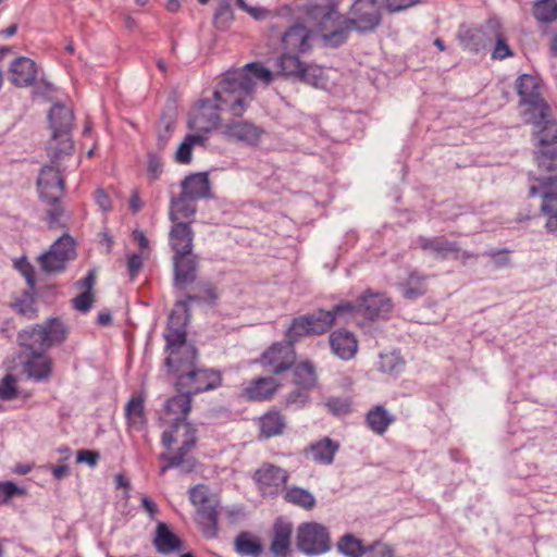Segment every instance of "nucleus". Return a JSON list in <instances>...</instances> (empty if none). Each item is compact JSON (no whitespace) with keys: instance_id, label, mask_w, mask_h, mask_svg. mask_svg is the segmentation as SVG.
<instances>
[{"instance_id":"4d7b16f0","label":"nucleus","mask_w":557,"mask_h":557,"mask_svg":"<svg viewBox=\"0 0 557 557\" xmlns=\"http://www.w3.org/2000/svg\"><path fill=\"white\" fill-rule=\"evenodd\" d=\"M329 311L333 315L334 322L336 321L337 318L343 315L351 317L357 313L361 314L360 300L358 299L356 304H352L350 301L341 302Z\"/></svg>"},{"instance_id":"79ce46f5","label":"nucleus","mask_w":557,"mask_h":557,"mask_svg":"<svg viewBox=\"0 0 557 557\" xmlns=\"http://www.w3.org/2000/svg\"><path fill=\"white\" fill-rule=\"evenodd\" d=\"M488 35L485 27L483 29L463 28L459 32V39L466 48L479 51L486 48L487 44L484 38H488Z\"/></svg>"},{"instance_id":"a19ab883","label":"nucleus","mask_w":557,"mask_h":557,"mask_svg":"<svg viewBox=\"0 0 557 557\" xmlns=\"http://www.w3.org/2000/svg\"><path fill=\"white\" fill-rule=\"evenodd\" d=\"M234 544L236 552L244 556H259L263 552L260 541L249 532H240Z\"/></svg>"},{"instance_id":"bb28decb","label":"nucleus","mask_w":557,"mask_h":557,"mask_svg":"<svg viewBox=\"0 0 557 557\" xmlns=\"http://www.w3.org/2000/svg\"><path fill=\"white\" fill-rule=\"evenodd\" d=\"M276 388L277 383L273 377H257L244 388V395L249 400L263 401L270 399Z\"/></svg>"},{"instance_id":"9d476101","label":"nucleus","mask_w":557,"mask_h":557,"mask_svg":"<svg viewBox=\"0 0 557 557\" xmlns=\"http://www.w3.org/2000/svg\"><path fill=\"white\" fill-rule=\"evenodd\" d=\"M75 256L74 239L62 235L49 249L38 258L41 269L47 273H57L65 269L66 262Z\"/></svg>"},{"instance_id":"5fc2aeb1","label":"nucleus","mask_w":557,"mask_h":557,"mask_svg":"<svg viewBox=\"0 0 557 557\" xmlns=\"http://www.w3.org/2000/svg\"><path fill=\"white\" fill-rule=\"evenodd\" d=\"M379 367L382 372L397 373L404 368V361L396 352L382 354Z\"/></svg>"},{"instance_id":"c9c22d12","label":"nucleus","mask_w":557,"mask_h":557,"mask_svg":"<svg viewBox=\"0 0 557 557\" xmlns=\"http://www.w3.org/2000/svg\"><path fill=\"white\" fill-rule=\"evenodd\" d=\"M366 422L371 431L382 435L394 422V417L389 414L384 407L375 406L367 413Z\"/></svg>"},{"instance_id":"c03bdc74","label":"nucleus","mask_w":557,"mask_h":557,"mask_svg":"<svg viewBox=\"0 0 557 557\" xmlns=\"http://www.w3.org/2000/svg\"><path fill=\"white\" fill-rule=\"evenodd\" d=\"M159 458L165 462L160 469L161 475H163L169 469L177 467H182L184 471L190 472L196 466V460L193 457L182 455L178 451L174 456L163 453Z\"/></svg>"},{"instance_id":"13d9d810","label":"nucleus","mask_w":557,"mask_h":557,"mask_svg":"<svg viewBox=\"0 0 557 557\" xmlns=\"http://www.w3.org/2000/svg\"><path fill=\"white\" fill-rule=\"evenodd\" d=\"M325 406L337 417L345 416L350 411V401L347 398H330L325 403Z\"/></svg>"},{"instance_id":"e433bc0d","label":"nucleus","mask_w":557,"mask_h":557,"mask_svg":"<svg viewBox=\"0 0 557 557\" xmlns=\"http://www.w3.org/2000/svg\"><path fill=\"white\" fill-rule=\"evenodd\" d=\"M284 499L306 510H311L317 503L315 497L308 490L298 486H285Z\"/></svg>"},{"instance_id":"7c9ffc66","label":"nucleus","mask_w":557,"mask_h":557,"mask_svg":"<svg viewBox=\"0 0 557 557\" xmlns=\"http://www.w3.org/2000/svg\"><path fill=\"white\" fill-rule=\"evenodd\" d=\"M156 549L161 554H171L181 548V540L169 529L164 522H159L153 539Z\"/></svg>"},{"instance_id":"f3484780","label":"nucleus","mask_w":557,"mask_h":557,"mask_svg":"<svg viewBox=\"0 0 557 557\" xmlns=\"http://www.w3.org/2000/svg\"><path fill=\"white\" fill-rule=\"evenodd\" d=\"M17 343L26 356L45 354L49 347L45 331L40 324L22 330L17 334Z\"/></svg>"},{"instance_id":"6ab92c4d","label":"nucleus","mask_w":557,"mask_h":557,"mask_svg":"<svg viewBox=\"0 0 557 557\" xmlns=\"http://www.w3.org/2000/svg\"><path fill=\"white\" fill-rule=\"evenodd\" d=\"M174 285L185 288L196 281L198 259L193 253L178 255L173 257Z\"/></svg>"},{"instance_id":"603ef678","label":"nucleus","mask_w":557,"mask_h":557,"mask_svg":"<svg viewBox=\"0 0 557 557\" xmlns=\"http://www.w3.org/2000/svg\"><path fill=\"white\" fill-rule=\"evenodd\" d=\"M299 81H302L318 88H325L327 85L324 70L318 65H305Z\"/></svg>"},{"instance_id":"dca6fc26","label":"nucleus","mask_w":557,"mask_h":557,"mask_svg":"<svg viewBox=\"0 0 557 557\" xmlns=\"http://www.w3.org/2000/svg\"><path fill=\"white\" fill-rule=\"evenodd\" d=\"M294 346L287 341L273 344L262 356L263 363L270 366L275 374L289 369L295 362Z\"/></svg>"},{"instance_id":"ddd939ff","label":"nucleus","mask_w":557,"mask_h":557,"mask_svg":"<svg viewBox=\"0 0 557 557\" xmlns=\"http://www.w3.org/2000/svg\"><path fill=\"white\" fill-rule=\"evenodd\" d=\"M161 442L166 448H170L173 443L180 444L177 451L188 456L197 442L196 429L187 421L171 423L170 430L163 432Z\"/></svg>"},{"instance_id":"052dcab7","label":"nucleus","mask_w":557,"mask_h":557,"mask_svg":"<svg viewBox=\"0 0 557 557\" xmlns=\"http://www.w3.org/2000/svg\"><path fill=\"white\" fill-rule=\"evenodd\" d=\"M419 280L420 277L417 274H410L408 284L404 289L405 298L412 300L425 294L426 289L424 285L419 284L418 286H412V284Z\"/></svg>"},{"instance_id":"b1692460","label":"nucleus","mask_w":557,"mask_h":557,"mask_svg":"<svg viewBox=\"0 0 557 557\" xmlns=\"http://www.w3.org/2000/svg\"><path fill=\"white\" fill-rule=\"evenodd\" d=\"M181 187L185 196L195 200L211 197L210 182L207 173H195L186 176L182 181Z\"/></svg>"},{"instance_id":"393cba45","label":"nucleus","mask_w":557,"mask_h":557,"mask_svg":"<svg viewBox=\"0 0 557 557\" xmlns=\"http://www.w3.org/2000/svg\"><path fill=\"white\" fill-rule=\"evenodd\" d=\"M486 33H490L488 40L494 41V49L492 52V59L504 60L512 55V50L507 42V38L504 35L500 22L497 18H491L485 24Z\"/></svg>"},{"instance_id":"8fccbe9b","label":"nucleus","mask_w":557,"mask_h":557,"mask_svg":"<svg viewBox=\"0 0 557 557\" xmlns=\"http://www.w3.org/2000/svg\"><path fill=\"white\" fill-rule=\"evenodd\" d=\"M205 140V137L200 134H190L187 135L185 140L180 145L175 152V160L178 163L187 164L191 161V151L193 147L196 144L201 145Z\"/></svg>"},{"instance_id":"a878e982","label":"nucleus","mask_w":557,"mask_h":557,"mask_svg":"<svg viewBox=\"0 0 557 557\" xmlns=\"http://www.w3.org/2000/svg\"><path fill=\"white\" fill-rule=\"evenodd\" d=\"M310 30L300 24L290 26L282 37L284 48L290 52H305L310 48Z\"/></svg>"},{"instance_id":"58836bf2","label":"nucleus","mask_w":557,"mask_h":557,"mask_svg":"<svg viewBox=\"0 0 557 557\" xmlns=\"http://www.w3.org/2000/svg\"><path fill=\"white\" fill-rule=\"evenodd\" d=\"M284 429L285 419L278 411H269L260 418V431L267 438L282 434Z\"/></svg>"},{"instance_id":"4c0bfd02","label":"nucleus","mask_w":557,"mask_h":557,"mask_svg":"<svg viewBox=\"0 0 557 557\" xmlns=\"http://www.w3.org/2000/svg\"><path fill=\"white\" fill-rule=\"evenodd\" d=\"M304 317L307 320L306 324L309 326V331H311L312 335H322L326 333L335 323L330 311L323 309L305 314Z\"/></svg>"},{"instance_id":"f03ea898","label":"nucleus","mask_w":557,"mask_h":557,"mask_svg":"<svg viewBox=\"0 0 557 557\" xmlns=\"http://www.w3.org/2000/svg\"><path fill=\"white\" fill-rule=\"evenodd\" d=\"M252 94V83L245 72H227L214 91V99L202 100L191 112L188 127L208 133L219 125L221 112L228 111L234 116H240Z\"/></svg>"},{"instance_id":"3c124183","label":"nucleus","mask_w":557,"mask_h":557,"mask_svg":"<svg viewBox=\"0 0 557 557\" xmlns=\"http://www.w3.org/2000/svg\"><path fill=\"white\" fill-rule=\"evenodd\" d=\"M306 323L307 320L304 315L295 318L285 333V339L294 346V344L300 341L302 337L312 335L311 331H309V326Z\"/></svg>"},{"instance_id":"f704fd0d","label":"nucleus","mask_w":557,"mask_h":557,"mask_svg":"<svg viewBox=\"0 0 557 557\" xmlns=\"http://www.w3.org/2000/svg\"><path fill=\"white\" fill-rule=\"evenodd\" d=\"M195 290V294L186 295L185 299L178 300L176 307H182L187 311L188 305L193 301L214 304L218 298L214 287L208 282L198 283Z\"/></svg>"},{"instance_id":"aec40b11","label":"nucleus","mask_w":557,"mask_h":557,"mask_svg":"<svg viewBox=\"0 0 557 557\" xmlns=\"http://www.w3.org/2000/svg\"><path fill=\"white\" fill-rule=\"evenodd\" d=\"M169 240L174 256L193 253L194 231L190 222H172Z\"/></svg>"},{"instance_id":"0e129e2a","label":"nucleus","mask_w":557,"mask_h":557,"mask_svg":"<svg viewBox=\"0 0 557 557\" xmlns=\"http://www.w3.org/2000/svg\"><path fill=\"white\" fill-rule=\"evenodd\" d=\"M420 2L421 0H383L384 8L391 13L405 11Z\"/></svg>"},{"instance_id":"2eb2a0df","label":"nucleus","mask_w":557,"mask_h":557,"mask_svg":"<svg viewBox=\"0 0 557 557\" xmlns=\"http://www.w3.org/2000/svg\"><path fill=\"white\" fill-rule=\"evenodd\" d=\"M222 128L227 138L248 146H257L263 134L262 128L245 120H232Z\"/></svg>"},{"instance_id":"ea45409f","label":"nucleus","mask_w":557,"mask_h":557,"mask_svg":"<svg viewBox=\"0 0 557 557\" xmlns=\"http://www.w3.org/2000/svg\"><path fill=\"white\" fill-rule=\"evenodd\" d=\"M125 416L127 418L128 425L139 431L146 423V417L144 413V399L141 397H133L125 406Z\"/></svg>"},{"instance_id":"4468645a","label":"nucleus","mask_w":557,"mask_h":557,"mask_svg":"<svg viewBox=\"0 0 557 557\" xmlns=\"http://www.w3.org/2000/svg\"><path fill=\"white\" fill-rule=\"evenodd\" d=\"M288 476L285 469L271 463L262 465L255 473L259 488L264 495L277 494L278 488L286 484Z\"/></svg>"},{"instance_id":"bf43d9fd","label":"nucleus","mask_w":557,"mask_h":557,"mask_svg":"<svg viewBox=\"0 0 557 557\" xmlns=\"http://www.w3.org/2000/svg\"><path fill=\"white\" fill-rule=\"evenodd\" d=\"M233 20V11L230 4L223 2L216 9L214 14V25L218 28H224Z\"/></svg>"},{"instance_id":"39448f33","label":"nucleus","mask_w":557,"mask_h":557,"mask_svg":"<svg viewBox=\"0 0 557 557\" xmlns=\"http://www.w3.org/2000/svg\"><path fill=\"white\" fill-rule=\"evenodd\" d=\"M189 499L197 507V522L206 539H215L219 534V499L210 494L206 485H196L189 490Z\"/></svg>"},{"instance_id":"20e7f679","label":"nucleus","mask_w":557,"mask_h":557,"mask_svg":"<svg viewBox=\"0 0 557 557\" xmlns=\"http://www.w3.org/2000/svg\"><path fill=\"white\" fill-rule=\"evenodd\" d=\"M173 324L174 313L170 315L169 326L164 333L165 349L169 354L165 366L171 371H180L181 364H186L188 368L193 366L197 358V351L193 345L187 344L185 329L183 326L173 327Z\"/></svg>"},{"instance_id":"c85d7f7f","label":"nucleus","mask_w":557,"mask_h":557,"mask_svg":"<svg viewBox=\"0 0 557 557\" xmlns=\"http://www.w3.org/2000/svg\"><path fill=\"white\" fill-rule=\"evenodd\" d=\"M292 523L282 519L274 524V534L271 543V552L277 557H286L290 547Z\"/></svg>"},{"instance_id":"de8ad7c7","label":"nucleus","mask_w":557,"mask_h":557,"mask_svg":"<svg viewBox=\"0 0 557 557\" xmlns=\"http://www.w3.org/2000/svg\"><path fill=\"white\" fill-rule=\"evenodd\" d=\"M533 15L541 23H552L557 20V0H540L534 3Z\"/></svg>"},{"instance_id":"864d4df0","label":"nucleus","mask_w":557,"mask_h":557,"mask_svg":"<svg viewBox=\"0 0 557 557\" xmlns=\"http://www.w3.org/2000/svg\"><path fill=\"white\" fill-rule=\"evenodd\" d=\"M238 71L246 73L253 87L256 86L253 78L259 79L267 85L272 82V72L259 63H248L245 67L239 69Z\"/></svg>"},{"instance_id":"338daca9","label":"nucleus","mask_w":557,"mask_h":557,"mask_svg":"<svg viewBox=\"0 0 557 557\" xmlns=\"http://www.w3.org/2000/svg\"><path fill=\"white\" fill-rule=\"evenodd\" d=\"M162 160L154 153L148 154V175L151 181H157L162 172Z\"/></svg>"},{"instance_id":"1a4fd4ad","label":"nucleus","mask_w":557,"mask_h":557,"mask_svg":"<svg viewBox=\"0 0 557 557\" xmlns=\"http://www.w3.org/2000/svg\"><path fill=\"white\" fill-rule=\"evenodd\" d=\"M530 196L541 197V212L547 216L545 228L549 234L557 232V175L537 180L530 186Z\"/></svg>"},{"instance_id":"09e8293b","label":"nucleus","mask_w":557,"mask_h":557,"mask_svg":"<svg viewBox=\"0 0 557 557\" xmlns=\"http://www.w3.org/2000/svg\"><path fill=\"white\" fill-rule=\"evenodd\" d=\"M536 163L541 170H557V146H541L535 156Z\"/></svg>"},{"instance_id":"2f4dec72","label":"nucleus","mask_w":557,"mask_h":557,"mask_svg":"<svg viewBox=\"0 0 557 557\" xmlns=\"http://www.w3.org/2000/svg\"><path fill=\"white\" fill-rule=\"evenodd\" d=\"M195 199L181 193L178 197L172 198L170 203L169 219L171 222H181L180 219L193 218L197 211Z\"/></svg>"},{"instance_id":"cd10ccee","label":"nucleus","mask_w":557,"mask_h":557,"mask_svg":"<svg viewBox=\"0 0 557 557\" xmlns=\"http://www.w3.org/2000/svg\"><path fill=\"white\" fill-rule=\"evenodd\" d=\"M528 123L534 126V133L539 138L541 146L552 145L557 141V122L552 117L550 108L548 107L545 122L537 123V119L532 114L525 117Z\"/></svg>"},{"instance_id":"4be33fe9","label":"nucleus","mask_w":557,"mask_h":557,"mask_svg":"<svg viewBox=\"0 0 557 557\" xmlns=\"http://www.w3.org/2000/svg\"><path fill=\"white\" fill-rule=\"evenodd\" d=\"M332 351L343 360L351 359L358 350V342L351 332L337 330L330 335Z\"/></svg>"},{"instance_id":"7ed1b4c3","label":"nucleus","mask_w":557,"mask_h":557,"mask_svg":"<svg viewBox=\"0 0 557 557\" xmlns=\"http://www.w3.org/2000/svg\"><path fill=\"white\" fill-rule=\"evenodd\" d=\"M52 138L49 143L48 153L52 161L57 162L62 156H72L74 150L71 138L74 114L73 110L65 104L55 102L48 114Z\"/></svg>"},{"instance_id":"473e14b6","label":"nucleus","mask_w":557,"mask_h":557,"mask_svg":"<svg viewBox=\"0 0 557 557\" xmlns=\"http://www.w3.org/2000/svg\"><path fill=\"white\" fill-rule=\"evenodd\" d=\"M338 448V443L325 437L312 444L309 448V453L312 460L317 463L331 465Z\"/></svg>"},{"instance_id":"a18cd8bd","label":"nucleus","mask_w":557,"mask_h":557,"mask_svg":"<svg viewBox=\"0 0 557 557\" xmlns=\"http://www.w3.org/2000/svg\"><path fill=\"white\" fill-rule=\"evenodd\" d=\"M337 549L347 557H362L368 552L352 534L343 535L337 542Z\"/></svg>"},{"instance_id":"a211bd4d","label":"nucleus","mask_w":557,"mask_h":557,"mask_svg":"<svg viewBox=\"0 0 557 557\" xmlns=\"http://www.w3.org/2000/svg\"><path fill=\"white\" fill-rule=\"evenodd\" d=\"M361 314L367 319L373 320L387 317L392 309V300L382 294H374L366 290L360 297Z\"/></svg>"},{"instance_id":"774afa93","label":"nucleus","mask_w":557,"mask_h":557,"mask_svg":"<svg viewBox=\"0 0 557 557\" xmlns=\"http://www.w3.org/2000/svg\"><path fill=\"white\" fill-rule=\"evenodd\" d=\"M370 557H394V552L391 546L384 543L376 542L372 546L367 547Z\"/></svg>"},{"instance_id":"72a5a7b5","label":"nucleus","mask_w":557,"mask_h":557,"mask_svg":"<svg viewBox=\"0 0 557 557\" xmlns=\"http://www.w3.org/2000/svg\"><path fill=\"white\" fill-rule=\"evenodd\" d=\"M47 337L48 347L62 344L69 334L67 325L59 318H50L40 324Z\"/></svg>"},{"instance_id":"0eeeda50","label":"nucleus","mask_w":557,"mask_h":557,"mask_svg":"<svg viewBox=\"0 0 557 557\" xmlns=\"http://www.w3.org/2000/svg\"><path fill=\"white\" fill-rule=\"evenodd\" d=\"M297 548L308 556L321 555L330 550L331 536L326 527L318 522H305L298 525Z\"/></svg>"},{"instance_id":"c756f323","label":"nucleus","mask_w":557,"mask_h":557,"mask_svg":"<svg viewBox=\"0 0 557 557\" xmlns=\"http://www.w3.org/2000/svg\"><path fill=\"white\" fill-rule=\"evenodd\" d=\"M190 396L187 393L178 392V395L170 398L165 403V414L169 423L186 421V416L190 410Z\"/></svg>"},{"instance_id":"6e6d98bb","label":"nucleus","mask_w":557,"mask_h":557,"mask_svg":"<svg viewBox=\"0 0 557 557\" xmlns=\"http://www.w3.org/2000/svg\"><path fill=\"white\" fill-rule=\"evenodd\" d=\"M17 382L14 375L7 374L0 381V399L2 400H13L17 397Z\"/></svg>"},{"instance_id":"5701e85b","label":"nucleus","mask_w":557,"mask_h":557,"mask_svg":"<svg viewBox=\"0 0 557 557\" xmlns=\"http://www.w3.org/2000/svg\"><path fill=\"white\" fill-rule=\"evenodd\" d=\"M10 71L12 73L11 82L17 87L32 85L37 76L35 62L25 57L16 58L11 63Z\"/></svg>"},{"instance_id":"37998d69","label":"nucleus","mask_w":557,"mask_h":557,"mask_svg":"<svg viewBox=\"0 0 557 557\" xmlns=\"http://www.w3.org/2000/svg\"><path fill=\"white\" fill-rule=\"evenodd\" d=\"M280 74L299 79L305 65L299 58L290 51L283 53L276 61Z\"/></svg>"},{"instance_id":"f8f14e48","label":"nucleus","mask_w":557,"mask_h":557,"mask_svg":"<svg viewBox=\"0 0 557 557\" xmlns=\"http://www.w3.org/2000/svg\"><path fill=\"white\" fill-rule=\"evenodd\" d=\"M417 244L423 251L430 252L441 259L453 258L456 260H467L475 257L471 252L461 251L456 242H449L444 236H419Z\"/></svg>"},{"instance_id":"49530a36","label":"nucleus","mask_w":557,"mask_h":557,"mask_svg":"<svg viewBox=\"0 0 557 557\" xmlns=\"http://www.w3.org/2000/svg\"><path fill=\"white\" fill-rule=\"evenodd\" d=\"M294 382L297 386L312 388L317 383V375L310 362H302L295 367Z\"/></svg>"},{"instance_id":"f257e3e1","label":"nucleus","mask_w":557,"mask_h":557,"mask_svg":"<svg viewBox=\"0 0 557 557\" xmlns=\"http://www.w3.org/2000/svg\"><path fill=\"white\" fill-rule=\"evenodd\" d=\"M350 13V20L342 16L336 0H310L307 16L323 39L330 46L337 47L346 41L350 29L370 32L381 23L377 0H355Z\"/></svg>"},{"instance_id":"e2e57ef3","label":"nucleus","mask_w":557,"mask_h":557,"mask_svg":"<svg viewBox=\"0 0 557 557\" xmlns=\"http://www.w3.org/2000/svg\"><path fill=\"white\" fill-rule=\"evenodd\" d=\"M15 308L22 315L34 319L37 315V309L34 306V299L32 297H24L16 301Z\"/></svg>"},{"instance_id":"9b49d317","label":"nucleus","mask_w":557,"mask_h":557,"mask_svg":"<svg viewBox=\"0 0 557 557\" xmlns=\"http://www.w3.org/2000/svg\"><path fill=\"white\" fill-rule=\"evenodd\" d=\"M50 157V165H45L39 174L37 185L40 196L49 202H57L63 195L64 180L61 175V161L67 156H62L57 162Z\"/></svg>"},{"instance_id":"680f3d73","label":"nucleus","mask_w":557,"mask_h":557,"mask_svg":"<svg viewBox=\"0 0 557 557\" xmlns=\"http://www.w3.org/2000/svg\"><path fill=\"white\" fill-rule=\"evenodd\" d=\"M161 123L163 128L160 127L158 131L157 145L159 149H164L174 129V121L172 119L163 117Z\"/></svg>"},{"instance_id":"6e6552de","label":"nucleus","mask_w":557,"mask_h":557,"mask_svg":"<svg viewBox=\"0 0 557 557\" xmlns=\"http://www.w3.org/2000/svg\"><path fill=\"white\" fill-rule=\"evenodd\" d=\"M540 89V79L536 76L523 74L517 79V90L521 98V104L528 106L524 111L525 117L532 114L541 124L545 122L548 104L541 97Z\"/></svg>"},{"instance_id":"69168bd1","label":"nucleus","mask_w":557,"mask_h":557,"mask_svg":"<svg viewBox=\"0 0 557 557\" xmlns=\"http://www.w3.org/2000/svg\"><path fill=\"white\" fill-rule=\"evenodd\" d=\"M309 388H304V387H300V386H297V388L293 392H290L287 397H286V405L288 406H296V407H302L309 396H308V391Z\"/></svg>"},{"instance_id":"412c9836","label":"nucleus","mask_w":557,"mask_h":557,"mask_svg":"<svg viewBox=\"0 0 557 557\" xmlns=\"http://www.w3.org/2000/svg\"><path fill=\"white\" fill-rule=\"evenodd\" d=\"M53 361L46 354L27 356L23 364L24 373L36 382H46L52 373Z\"/></svg>"},{"instance_id":"423d86ee","label":"nucleus","mask_w":557,"mask_h":557,"mask_svg":"<svg viewBox=\"0 0 557 557\" xmlns=\"http://www.w3.org/2000/svg\"><path fill=\"white\" fill-rule=\"evenodd\" d=\"M177 374L176 387L178 392L187 393L189 396L213 389L221 383L219 372L207 369H195V362L189 368L181 364Z\"/></svg>"}]
</instances>
